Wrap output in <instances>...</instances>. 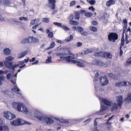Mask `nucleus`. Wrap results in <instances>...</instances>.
Returning <instances> with one entry per match:
<instances>
[{
	"mask_svg": "<svg viewBox=\"0 0 131 131\" xmlns=\"http://www.w3.org/2000/svg\"><path fill=\"white\" fill-rule=\"evenodd\" d=\"M35 116L39 121H42L47 124H51L54 122V121L50 117L46 116L40 115L39 114H35Z\"/></svg>",
	"mask_w": 131,
	"mask_h": 131,
	"instance_id": "nucleus-1",
	"label": "nucleus"
},
{
	"mask_svg": "<svg viewBox=\"0 0 131 131\" xmlns=\"http://www.w3.org/2000/svg\"><path fill=\"white\" fill-rule=\"evenodd\" d=\"M10 124L13 126H19L22 125L24 124L30 125L31 123L27 121L23 120L19 118L17 120L13 121L10 122Z\"/></svg>",
	"mask_w": 131,
	"mask_h": 131,
	"instance_id": "nucleus-2",
	"label": "nucleus"
},
{
	"mask_svg": "<svg viewBox=\"0 0 131 131\" xmlns=\"http://www.w3.org/2000/svg\"><path fill=\"white\" fill-rule=\"evenodd\" d=\"M73 59H71L70 63L74 64H76L78 66L80 67H84L86 66L88 63L86 61L80 60L79 61L73 60Z\"/></svg>",
	"mask_w": 131,
	"mask_h": 131,
	"instance_id": "nucleus-3",
	"label": "nucleus"
},
{
	"mask_svg": "<svg viewBox=\"0 0 131 131\" xmlns=\"http://www.w3.org/2000/svg\"><path fill=\"white\" fill-rule=\"evenodd\" d=\"M56 1L55 0H48V6L49 7H51V9H54L52 12V15L54 14L57 13L58 10L55 9V3Z\"/></svg>",
	"mask_w": 131,
	"mask_h": 131,
	"instance_id": "nucleus-4",
	"label": "nucleus"
},
{
	"mask_svg": "<svg viewBox=\"0 0 131 131\" xmlns=\"http://www.w3.org/2000/svg\"><path fill=\"white\" fill-rule=\"evenodd\" d=\"M14 59V58L11 56L6 57L5 59L6 61L4 62V65L6 67L8 68L9 69H10L12 65L13 62H9L8 61H12Z\"/></svg>",
	"mask_w": 131,
	"mask_h": 131,
	"instance_id": "nucleus-5",
	"label": "nucleus"
},
{
	"mask_svg": "<svg viewBox=\"0 0 131 131\" xmlns=\"http://www.w3.org/2000/svg\"><path fill=\"white\" fill-rule=\"evenodd\" d=\"M108 37L109 41L115 42L118 39V35L116 33L112 32L108 35Z\"/></svg>",
	"mask_w": 131,
	"mask_h": 131,
	"instance_id": "nucleus-6",
	"label": "nucleus"
},
{
	"mask_svg": "<svg viewBox=\"0 0 131 131\" xmlns=\"http://www.w3.org/2000/svg\"><path fill=\"white\" fill-rule=\"evenodd\" d=\"M4 116L7 119L9 120L13 119L16 117L15 115L10 112L7 111H4L3 114Z\"/></svg>",
	"mask_w": 131,
	"mask_h": 131,
	"instance_id": "nucleus-7",
	"label": "nucleus"
},
{
	"mask_svg": "<svg viewBox=\"0 0 131 131\" xmlns=\"http://www.w3.org/2000/svg\"><path fill=\"white\" fill-rule=\"evenodd\" d=\"M60 59H58V61H65L67 63H70L71 59H75L74 56H60Z\"/></svg>",
	"mask_w": 131,
	"mask_h": 131,
	"instance_id": "nucleus-8",
	"label": "nucleus"
},
{
	"mask_svg": "<svg viewBox=\"0 0 131 131\" xmlns=\"http://www.w3.org/2000/svg\"><path fill=\"white\" fill-rule=\"evenodd\" d=\"M99 80L100 83L103 86L106 85L108 82V78L105 76H101Z\"/></svg>",
	"mask_w": 131,
	"mask_h": 131,
	"instance_id": "nucleus-9",
	"label": "nucleus"
},
{
	"mask_svg": "<svg viewBox=\"0 0 131 131\" xmlns=\"http://www.w3.org/2000/svg\"><path fill=\"white\" fill-rule=\"evenodd\" d=\"M127 82L125 81H121L120 82L117 83L115 84V86L118 87H121L122 86H127Z\"/></svg>",
	"mask_w": 131,
	"mask_h": 131,
	"instance_id": "nucleus-10",
	"label": "nucleus"
},
{
	"mask_svg": "<svg viewBox=\"0 0 131 131\" xmlns=\"http://www.w3.org/2000/svg\"><path fill=\"white\" fill-rule=\"evenodd\" d=\"M112 57V54L110 52L104 51L103 58L111 59Z\"/></svg>",
	"mask_w": 131,
	"mask_h": 131,
	"instance_id": "nucleus-11",
	"label": "nucleus"
},
{
	"mask_svg": "<svg viewBox=\"0 0 131 131\" xmlns=\"http://www.w3.org/2000/svg\"><path fill=\"white\" fill-rule=\"evenodd\" d=\"M0 2L4 5L9 6L12 3L11 0H0Z\"/></svg>",
	"mask_w": 131,
	"mask_h": 131,
	"instance_id": "nucleus-12",
	"label": "nucleus"
},
{
	"mask_svg": "<svg viewBox=\"0 0 131 131\" xmlns=\"http://www.w3.org/2000/svg\"><path fill=\"white\" fill-rule=\"evenodd\" d=\"M9 129L8 126L5 125H1L0 123V131H9Z\"/></svg>",
	"mask_w": 131,
	"mask_h": 131,
	"instance_id": "nucleus-13",
	"label": "nucleus"
},
{
	"mask_svg": "<svg viewBox=\"0 0 131 131\" xmlns=\"http://www.w3.org/2000/svg\"><path fill=\"white\" fill-rule=\"evenodd\" d=\"M118 100L117 101V105L120 107L123 103V97L122 96H119L118 97Z\"/></svg>",
	"mask_w": 131,
	"mask_h": 131,
	"instance_id": "nucleus-14",
	"label": "nucleus"
},
{
	"mask_svg": "<svg viewBox=\"0 0 131 131\" xmlns=\"http://www.w3.org/2000/svg\"><path fill=\"white\" fill-rule=\"evenodd\" d=\"M11 90L13 92L16 93L17 94L20 95H21L20 92H18L20 91V90L16 85L13 87V88H12Z\"/></svg>",
	"mask_w": 131,
	"mask_h": 131,
	"instance_id": "nucleus-15",
	"label": "nucleus"
},
{
	"mask_svg": "<svg viewBox=\"0 0 131 131\" xmlns=\"http://www.w3.org/2000/svg\"><path fill=\"white\" fill-rule=\"evenodd\" d=\"M124 101L126 103L131 102V92L128 94L127 97L125 99Z\"/></svg>",
	"mask_w": 131,
	"mask_h": 131,
	"instance_id": "nucleus-16",
	"label": "nucleus"
},
{
	"mask_svg": "<svg viewBox=\"0 0 131 131\" xmlns=\"http://www.w3.org/2000/svg\"><path fill=\"white\" fill-rule=\"evenodd\" d=\"M108 75L110 78L112 79L116 80L117 79V76L112 73H108Z\"/></svg>",
	"mask_w": 131,
	"mask_h": 131,
	"instance_id": "nucleus-17",
	"label": "nucleus"
},
{
	"mask_svg": "<svg viewBox=\"0 0 131 131\" xmlns=\"http://www.w3.org/2000/svg\"><path fill=\"white\" fill-rule=\"evenodd\" d=\"M10 50L8 48L5 49L4 50V54L6 55H8L10 53Z\"/></svg>",
	"mask_w": 131,
	"mask_h": 131,
	"instance_id": "nucleus-18",
	"label": "nucleus"
},
{
	"mask_svg": "<svg viewBox=\"0 0 131 131\" xmlns=\"http://www.w3.org/2000/svg\"><path fill=\"white\" fill-rule=\"evenodd\" d=\"M104 51H100L99 52L95 53L94 56L96 57H103Z\"/></svg>",
	"mask_w": 131,
	"mask_h": 131,
	"instance_id": "nucleus-19",
	"label": "nucleus"
},
{
	"mask_svg": "<svg viewBox=\"0 0 131 131\" xmlns=\"http://www.w3.org/2000/svg\"><path fill=\"white\" fill-rule=\"evenodd\" d=\"M114 1L113 0H109L106 3V5L108 7H109L111 5L114 4H115Z\"/></svg>",
	"mask_w": 131,
	"mask_h": 131,
	"instance_id": "nucleus-20",
	"label": "nucleus"
},
{
	"mask_svg": "<svg viewBox=\"0 0 131 131\" xmlns=\"http://www.w3.org/2000/svg\"><path fill=\"white\" fill-rule=\"evenodd\" d=\"M30 38L31 39V42L32 43H35L39 42V40L37 38H34L33 36H31Z\"/></svg>",
	"mask_w": 131,
	"mask_h": 131,
	"instance_id": "nucleus-21",
	"label": "nucleus"
},
{
	"mask_svg": "<svg viewBox=\"0 0 131 131\" xmlns=\"http://www.w3.org/2000/svg\"><path fill=\"white\" fill-rule=\"evenodd\" d=\"M106 107L104 105L102 106L101 108V110H100V111L98 112L99 115H102V113H100L101 112H104L105 111L106 109Z\"/></svg>",
	"mask_w": 131,
	"mask_h": 131,
	"instance_id": "nucleus-22",
	"label": "nucleus"
},
{
	"mask_svg": "<svg viewBox=\"0 0 131 131\" xmlns=\"http://www.w3.org/2000/svg\"><path fill=\"white\" fill-rule=\"evenodd\" d=\"M94 62L97 65L102 66L104 64L103 63L98 60H95Z\"/></svg>",
	"mask_w": 131,
	"mask_h": 131,
	"instance_id": "nucleus-23",
	"label": "nucleus"
},
{
	"mask_svg": "<svg viewBox=\"0 0 131 131\" xmlns=\"http://www.w3.org/2000/svg\"><path fill=\"white\" fill-rule=\"evenodd\" d=\"M28 51H25L22 52L20 54V55L18 57V58H21L25 56L28 53Z\"/></svg>",
	"mask_w": 131,
	"mask_h": 131,
	"instance_id": "nucleus-24",
	"label": "nucleus"
},
{
	"mask_svg": "<svg viewBox=\"0 0 131 131\" xmlns=\"http://www.w3.org/2000/svg\"><path fill=\"white\" fill-rule=\"evenodd\" d=\"M102 101L105 105H110L111 104L110 102L105 99H102Z\"/></svg>",
	"mask_w": 131,
	"mask_h": 131,
	"instance_id": "nucleus-25",
	"label": "nucleus"
},
{
	"mask_svg": "<svg viewBox=\"0 0 131 131\" xmlns=\"http://www.w3.org/2000/svg\"><path fill=\"white\" fill-rule=\"evenodd\" d=\"M73 39V36L72 35H70L69 37H67V38L65 39V41L67 42L70 41Z\"/></svg>",
	"mask_w": 131,
	"mask_h": 131,
	"instance_id": "nucleus-26",
	"label": "nucleus"
},
{
	"mask_svg": "<svg viewBox=\"0 0 131 131\" xmlns=\"http://www.w3.org/2000/svg\"><path fill=\"white\" fill-rule=\"evenodd\" d=\"M94 51V50L93 49H87L84 51V53L85 54H87L89 53H92Z\"/></svg>",
	"mask_w": 131,
	"mask_h": 131,
	"instance_id": "nucleus-27",
	"label": "nucleus"
},
{
	"mask_svg": "<svg viewBox=\"0 0 131 131\" xmlns=\"http://www.w3.org/2000/svg\"><path fill=\"white\" fill-rule=\"evenodd\" d=\"M69 23L70 24L72 25H77L78 24V23L75 21L71 20L69 21Z\"/></svg>",
	"mask_w": 131,
	"mask_h": 131,
	"instance_id": "nucleus-28",
	"label": "nucleus"
},
{
	"mask_svg": "<svg viewBox=\"0 0 131 131\" xmlns=\"http://www.w3.org/2000/svg\"><path fill=\"white\" fill-rule=\"evenodd\" d=\"M93 15V13L90 12H87L85 13V15L88 17H90L92 16Z\"/></svg>",
	"mask_w": 131,
	"mask_h": 131,
	"instance_id": "nucleus-29",
	"label": "nucleus"
},
{
	"mask_svg": "<svg viewBox=\"0 0 131 131\" xmlns=\"http://www.w3.org/2000/svg\"><path fill=\"white\" fill-rule=\"evenodd\" d=\"M86 1L88 3L92 5H94L95 3V0H86Z\"/></svg>",
	"mask_w": 131,
	"mask_h": 131,
	"instance_id": "nucleus-30",
	"label": "nucleus"
},
{
	"mask_svg": "<svg viewBox=\"0 0 131 131\" xmlns=\"http://www.w3.org/2000/svg\"><path fill=\"white\" fill-rule=\"evenodd\" d=\"M56 119L58 121H59L61 123H67L68 121H65L63 119H59L58 118H56Z\"/></svg>",
	"mask_w": 131,
	"mask_h": 131,
	"instance_id": "nucleus-31",
	"label": "nucleus"
},
{
	"mask_svg": "<svg viewBox=\"0 0 131 131\" xmlns=\"http://www.w3.org/2000/svg\"><path fill=\"white\" fill-rule=\"evenodd\" d=\"M21 104L19 103V104L18 105H17V107L16 108V109L18 111H21Z\"/></svg>",
	"mask_w": 131,
	"mask_h": 131,
	"instance_id": "nucleus-32",
	"label": "nucleus"
},
{
	"mask_svg": "<svg viewBox=\"0 0 131 131\" xmlns=\"http://www.w3.org/2000/svg\"><path fill=\"white\" fill-rule=\"evenodd\" d=\"M90 29L94 32H96L97 31V28L94 27H91L90 28Z\"/></svg>",
	"mask_w": 131,
	"mask_h": 131,
	"instance_id": "nucleus-33",
	"label": "nucleus"
},
{
	"mask_svg": "<svg viewBox=\"0 0 131 131\" xmlns=\"http://www.w3.org/2000/svg\"><path fill=\"white\" fill-rule=\"evenodd\" d=\"M19 19L20 20L22 21L23 20H24L25 21H27L28 20V18H27L26 17H20L19 18Z\"/></svg>",
	"mask_w": 131,
	"mask_h": 131,
	"instance_id": "nucleus-34",
	"label": "nucleus"
},
{
	"mask_svg": "<svg viewBox=\"0 0 131 131\" xmlns=\"http://www.w3.org/2000/svg\"><path fill=\"white\" fill-rule=\"evenodd\" d=\"M19 103L16 102H14L13 103V107L15 108V109L17 107V105H18Z\"/></svg>",
	"mask_w": 131,
	"mask_h": 131,
	"instance_id": "nucleus-35",
	"label": "nucleus"
},
{
	"mask_svg": "<svg viewBox=\"0 0 131 131\" xmlns=\"http://www.w3.org/2000/svg\"><path fill=\"white\" fill-rule=\"evenodd\" d=\"M99 76V74L98 72H97L95 75V81H97L98 79V78Z\"/></svg>",
	"mask_w": 131,
	"mask_h": 131,
	"instance_id": "nucleus-36",
	"label": "nucleus"
},
{
	"mask_svg": "<svg viewBox=\"0 0 131 131\" xmlns=\"http://www.w3.org/2000/svg\"><path fill=\"white\" fill-rule=\"evenodd\" d=\"M62 27L63 29L66 31L70 30V29L67 27L65 25L62 26V27Z\"/></svg>",
	"mask_w": 131,
	"mask_h": 131,
	"instance_id": "nucleus-37",
	"label": "nucleus"
},
{
	"mask_svg": "<svg viewBox=\"0 0 131 131\" xmlns=\"http://www.w3.org/2000/svg\"><path fill=\"white\" fill-rule=\"evenodd\" d=\"M79 15V13L78 12H77V13L74 16L75 18L77 20H79L80 18Z\"/></svg>",
	"mask_w": 131,
	"mask_h": 131,
	"instance_id": "nucleus-38",
	"label": "nucleus"
},
{
	"mask_svg": "<svg viewBox=\"0 0 131 131\" xmlns=\"http://www.w3.org/2000/svg\"><path fill=\"white\" fill-rule=\"evenodd\" d=\"M49 18H43V21L44 22L48 23L49 21Z\"/></svg>",
	"mask_w": 131,
	"mask_h": 131,
	"instance_id": "nucleus-39",
	"label": "nucleus"
},
{
	"mask_svg": "<svg viewBox=\"0 0 131 131\" xmlns=\"http://www.w3.org/2000/svg\"><path fill=\"white\" fill-rule=\"evenodd\" d=\"M53 24L60 27H62V24L59 23L54 22H53Z\"/></svg>",
	"mask_w": 131,
	"mask_h": 131,
	"instance_id": "nucleus-40",
	"label": "nucleus"
},
{
	"mask_svg": "<svg viewBox=\"0 0 131 131\" xmlns=\"http://www.w3.org/2000/svg\"><path fill=\"white\" fill-rule=\"evenodd\" d=\"M78 30L80 33L83 31V28L81 27H77Z\"/></svg>",
	"mask_w": 131,
	"mask_h": 131,
	"instance_id": "nucleus-41",
	"label": "nucleus"
},
{
	"mask_svg": "<svg viewBox=\"0 0 131 131\" xmlns=\"http://www.w3.org/2000/svg\"><path fill=\"white\" fill-rule=\"evenodd\" d=\"M4 80V77L0 76V85H2V81Z\"/></svg>",
	"mask_w": 131,
	"mask_h": 131,
	"instance_id": "nucleus-42",
	"label": "nucleus"
},
{
	"mask_svg": "<svg viewBox=\"0 0 131 131\" xmlns=\"http://www.w3.org/2000/svg\"><path fill=\"white\" fill-rule=\"evenodd\" d=\"M27 43L26 38L23 39L21 40V43L22 44H24Z\"/></svg>",
	"mask_w": 131,
	"mask_h": 131,
	"instance_id": "nucleus-43",
	"label": "nucleus"
},
{
	"mask_svg": "<svg viewBox=\"0 0 131 131\" xmlns=\"http://www.w3.org/2000/svg\"><path fill=\"white\" fill-rule=\"evenodd\" d=\"M55 44L54 42H52L50 44V46L51 48H53L55 46Z\"/></svg>",
	"mask_w": 131,
	"mask_h": 131,
	"instance_id": "nucleus-44",
	"label": "nucleus"
},
{
	"mask_svg": "<svg viewBox=\"0 0 131 131\" xmlns=\"http://www.w3.org/2000/svg\"><path fill=\"white\" fill-rule=\"evenodd\" d=\"M51 57H48V58L46 60V62L47 63H49L50 62L51 60Z\"/></svg>",
	"mask_w": 131,
	"mask_h": 131,
	"instance_id": "nucleus-45",
	"label": "nucleus"
},
{
	"mask_svg": "<svg viewBox=\"0 0 131 131\" xmlns=\"http://www.w3.org/2000/svg\"><path fill=\"white\" fill-rule=\"evenodd\" d=\"M53 34L52 32H50L48 34V36L50 38H52L53 37Z\"/></svg>",
	"mask_w": 131,
	"mask_h": 131,
	"instance_id": "nucleus-46",
	"label": "nucleus"
},
{
	"mask_svg": "<svg viewBox=\"0 0 131 131\" xmlns=\"http://www.w3.org/2000/svg\"><path fill=\"white\" fill-rule=\"evenodd\" d=\"M82 43L80 42H78L76 43V45L78 47H80L81 46Z\"/></svg>",
	"mask_w": 131,
	"mask_h": 131,
	"instance_id": "nucleus-47",
	"label": "nucleus"
},
{
	"mask_svg": "<svg viewBox=\"0 0 131 131\" xmlns=\"http://www.w3.org/2000/svg\"><path fill=\"white\" fill-rule=\"evenodd\" d=\"M12 77H13L12 76V75L10 73H9L7 75V78L8 79H9L10 78Z\"/></svg>",
	"mask_w": 131,
	"mask_h": 131,
	"instance_id": "nucleus-48",
	"label": "nucleus"
},
{
	"mask_svg": "<svg viewBox=\"0 0 131 131\" xmlns=\"http://www.w3.org/2000/svg\"><path fill=\"white\" fill-rule=\"evenodd\" d=\"M31 36H28L27 37V38L26 39V40L27 41V43H30L31 42H30V40L31 39V38H30V37Z\"/></svg>",
	"mask_w": 131,
	"mask_h": 131,
	"instance_id": "nucleus-49",
	"label": "nucleus"
},
{
	"mask_svg": "<svg viewBox=\"0 0 131 131\" xmlns=\"http://www.w3.org/2000/svg\"><path fill=\"white\" fill-rule=\"evenodd\" d=\"M75 1H72L70 4V6H72L75 4Z\"/></svg>",
	"mask_w": 131,
	"mask_h": 131,
	"instance_id": "nucleus-50",
	"label": "nucleus"
},
{
	"mask_svg": "<svg viewBox=\"0 0 131 131\" xmlns=\"http://www.w3.org/2000/svg\"><path fill=\"white\" fill-rule=\"evenodd\" d=\"M127 63V64L128 63L129 64L131 65V57L128 59Z\"/></svg>",
	"mask_w": 131,
	"mask_h": 131,
	"instance_id": "nucleus-51",
	"label": "nucleus"
},
{
	"mask_svg": "<svg viewBox=\"0 0 131 131\" xmlns=\"http://www.w3.org/2000/svg\"><path fill=\"white\" fill-rule=\"evenodd\" d=\"M81 35H84L85 36H86L88 35V33L86 31H83L81 33Z\"/></svg>",
	"mask_w": 131,
	"mask_h": 131,
	"instance_id": "nucleus-52",
	"label": "nucleus"
},
{
	"mask_svg": "<svg viewBox=\"0 0 131 131\" xmlns=\"http://www.w3.org/2000/svg\"><path fill=\"white\" fill-rule=\"evenodd\" d=\"M92 24L93 25H95L98 24V23L96 21H93L92 22Z\"/></svg>",
	"mask_w": 131,
	"mask_h": 131,
	"instance_id": "nucleus-53",
	"label": "nucleus"
},
{
	"mask_svg": "<svg viewBox=\"0 0 131 131\" xmlns=\"http://www.w3.org/2000/svg\"><path fill=\"white\" fill-rule=\"evenodd\" d=\"M97 119V118H96L94 121V125L95 126H96L97 125V123L96 121Z\"/></svg>",
	"mask_w": 131,
	"mask_h": 131,
	"instance_id": "nucleus-54",
	"label": "nucleus"
},
{
	"mask_svg": "<svg viewBox=\"0 0 131 131\" xmlns=\"http://www.w3.org/2000/svg\"><path fill=\"white\" fill-rule=\"evenodd\" d=\"M37 20V19H35L33 20H31L30 23L32 25H34L35 23V21Z\"/></svg>",
	"mask_w": 131,
	"mask_h": 131,
	"instance_id": "nucleus-55",
	"label": "nucleus"
},
{
	"mask_svg": "<svg viewBox=\"0 0 131 131\" xmlns=\"http://www.w3.org/2000/svg\"><path fill=\"white\" fill-rule=\"evenodd\" d=\"M89 9L91 10L92 11H94L95 10V9L93 7V6L89 7Z\"/></svg>",
	"mask_w": 131,
	"mask_h": 131,
	"instance_id": "nucleus-56",
	"label": "nucleus"
},
{
	"mask_svg": "<svg viewBox=\"0 0 131 131\" xmlns=\"http://www.w3.org/2000/svg\"><path fill=\"white\" fill-rule=\"evenodd\" d=\"M127 21L126 19H123V23L124 25L127 24Z\"/></svg>",
	"mask_w": 131,
	"mask_h": 131,
	"instance_id": "nucleus-57",
	"label": "nucleus"
},
{
	"mask_svg": "<svg viewBox=\"0 0 131 131\" xmlns=\"http://www.w3.org/2000/svg\"><path fill=\"white\" fill-rule=\"evenodd\" d=\"M39 61L38 60H36L35 61L32 63V65L36 64H38L39 62Z\"/></svg>",
	"mask_w": 131,
	"mask_h": 131,
	"instance_id": "nucleus-58",
	"label": "nucleus"
},
{
	"mask_svg": "<svg viewBox=\"0 0 131 131\" xmlns=\"http://www.w3.org/2000/svg\"><path fill=\"white\" fill-rule=\"evenodd\" d=\"M60 53V55L62 56H65L67 55L68 54L65 52H62Z\"/></svg>",
	"mask_w": 131,
	"mask_h": 131,
	"instance_id": "nucleus-59",
	"label": "nucleus"
},
{
	"mask_svg": "<svg viewBox=\"0 0 131 131\" xmlns=\"http://www.w3.org/2000/svg\"><path fill=\"white\" fill-rule=\"evenodd\" d=\"M91 119H92L91 118H88V119H86L85 121H84V123H85L86 122H88H88H89L91 121Z\"/></svg>",
	"mask_w": 131,
	"mask_h": 131,
	"instance_id": "nucleus-60",
	"label": "nucleus"
},
{
	"mask_svg": "<svg viewBox=\"0 0 131 131\" xmlns=\"http://www.w3.org/2000/svg\"><path fill=\"white\" fill-rule=\"evenodd\" d=\"M56 42L58 43L62 44V41L61 40H57L56 41Z\"/></svg>",
	"mask_w": 131,
	"mask_h": 131,
	"instance_id": "nucleus-61",
	"label": "nucleus"
},
{
	"mask_svg": "<svg viewBox=\"0 0 131 131\" xmlns=\"http://www.w3.org/2000/svg\"><path fill=\"white\" fill-rule=\"evenodd\" d=\"M123 52L122 50H120L119 56H121L123 54Z\"/></svg>",
	"mask_w": 131,
	"mask_h": 131,
	"instance_id": "nucleus-62",
	"label": "nucleus"
},
{
	"mask_svg": "<svg viewBox=\"0 0 131 131\" xmlns=\"http://www.w3.org/2000/svg\"><path fill=\"white\" fill-rule=\"evenodd\" d=\"M80 13L82 14H83L84 13H85V10H81L80 11Z\"/></svg>",
	"mask_w": 131,
	"mask_h": 131,
	"instance_id": "nucleus-63",
	"label": "nucleus"
},
{
	"mask_svg": "<svg viewBox=\"0 0 131 131\" xmlns=\"http://www.w3.org/2000/svg\"><path fill=\"white\" fill-rule=\"evenodd\" d=\"M15 67L13 66H12H12L11 67V69L13 71H15Z\"/></svg>",
	"mask_w": 131,
	"mask_h": 131,
	"instance_id": "nucleus-64",
	"label": "nucleus"
}]
</instances>
